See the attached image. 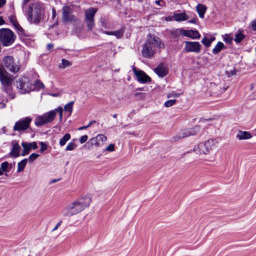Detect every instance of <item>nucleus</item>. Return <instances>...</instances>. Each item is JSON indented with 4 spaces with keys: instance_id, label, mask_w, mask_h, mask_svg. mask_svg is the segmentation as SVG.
Returning a JSON list of instances; mask_svg holds the SVG:
<instances>
[{
    "instance_id": "f257e3e1",
    "label": "nucleus",
    "mask_w": 256,
    "mask_h": 256,
    "mask_svg": "<svg viewBox=\"0 0 256 256\" xmlns=\"http://www.w3.org/2000/svg\"><path fill=\"white\" fill-rule=\"evenodd\" d=\"M91 202L88 196L80 198L69 203L62 211L64 216L70 217L83 211L88 208Z\"/></svg>"
},
{
    "instance_id": "f03ea898",
    "label": "nucleus",
    "mask_w": 256,
    "mask_h": 256,
    "mask_svg": "<svg viewBox=\"0 0 256 256\" xmlns=\"http://www.w3.org/2000/svg\"><path fill=\"white\" fill-rule=\"evenodd\" d=\"M27 19L32 24H38L43 22L45 16L44 4L36 2L30 4L26 10Z\"/></svg>"
},
{
    "instance_id": "7ed1b4c3",
    "label": "nucleus",
    "mask_w": 256,
    "mask_h": 256,
    "mask_svg": "<svg viewBox=\"0 0 256 256\" xmlns=\"http://www.w3.org/2000/svg\"><path fill=\"white\" fill-rule=\"evenodd\" d=\"M156 48H161L160 39L154 35L148 34L146 41L143 45L142 51L143 56L146 58H152L155 54Z\"/></svg>"
},
{
    "instance_id": "20e7f679",
    "label": "nucleus",
    "mask_w": 256,
    "mask_h": 256,
    "mask_svg": "<svg viewBox=\"0 0 256 256\" xmlns=\"http://www.w3.org/2000/svg\"><path fill=\"white\" fill-rule=\"evenodd\" d=\"M63 110H64L62 106H58L54 110L46 112L42 116H37L35 120L34 124L36 126H40L49 123L54 120L57 113H58L59 119L60 120H61L62 117Z\"/></svg>"
},
{
    "instance_id": "39448f33",
    "label": "nucleus",
    "mask_w": 256,
    "mask_h": 256,
    "mask_svg": "<svg viewBox=\"0 0 256 256\" xmlns=\"http://www.w3.org/2000/svg\"><path fill=\"white\" fill-rule=\"evenodd\" d=\"M2 68L4 71L16 74L19 72L20 66L18 61L16 60L12 56H5L2 61Z\"/></svg>"
},
{
    "instance_id": "423d86ee",
    "label": "nucleus",
    "mask_w": 256,
    "mask_h": 256,
    "mask_svg": "<svg viewBox=\"0 0 256 256\" xmlns=\"http://www.w3.org/2000/svg\"><path fill=\"white\" fill-rule=\"evenodd\" d=\"M16 36L12 30L8 28L0 29V41L4 46L12 45L14 42Z\"/></svg>"
},
{
    "instance_id": "0eeeda50",
    "label": "nucleus",
    "mask_w": 256,
    "mask_h": 256,
    "mask_svg": "<svg viewBox=\"0 0 256 256\" xmlns=\"http://www.w3.org/2000/svg\"><path fill=\"white\" fill-rule=\"evenodd\" d=\"M16 86L20 90V92L22 94L28 93L34 90L30 80L25 76L18 79L16 82Z\"/></svg>"
},
{
    "instance_id": "6e6552de",
    "label": "nucleus",
    "mask_w": 256,
    "mask_h": 256,
    "mask_svg": "<svg viewBox=\"0 0 256 256\" xmlns=\"http://www.w3.org/2000/svg\"><path fill=\"white\" fill-rule=\"evenodd\" d=\"M62 10L63 22H77L78 18L73 14V10L71 6H64L62 7Z\"/></svg>"
},
{
    "instance_id": "1a4fd4ad",
    "label": "nucleus",
    "mask_w": 256,
    "mask_h": 256,
    "mask_svg": "<svg viewBox=\"0 0 256 256\" xmlns=\"http://www.w3.org/2000/svg\"><path fill=\"white\" fill-rule=\"evenodd\" d=\"M106 140L107 138L106 136L102 134H100L90 138L85 146H87L88 148H90L93 146L96 147L102 146L106 142Z\"/></svg>"
},
{
    "instance_id": "9d476101",
    "label": "nucleus",
    "mask_w": 256,
    "mask_h": 256,
    "mask_svg": "<svg viewBox=\"0 0 256 256\" xmlns=\"http://www.w3.org/2000/svg\"><path fill=\"white\" fill-rule=\"evenodd\" d=\"M32 120V118L30 117L20 119L16 122L14 130L16 131L25 130L29 128Z\"/></svg>"
},
{
    "instance_id": "9b49d317",
    "label": "nucleus",
    "mask_w": 256,
    "mask_h": 256,
    "mask_svg": "<svg viewBox=\"0 0 256 256\" xmlns=\"http://www.w3.org/2000/svg\"><path fill=\"white\" fill-rule=\"evenodd\" d=\"M200 130V127L196 126L190 129L184 130L179 132L175 137V140H178L191 136H194L198 134Z\"/></svg>"
},
{
    "instance_id": "f8f14e48",
    "label": "nucleus",
    "mask_w": 256,
    "mask_h": 256,
    "mask_svg": "<svg viewBox=\"0 0 256 256\" xmlns=\"http://www.w3.org/2000/svg\"><path fill=\"white\" fill-rule=\"evenodd\" d=\"M184 50L186 52L198 53L200 52L202 46L198 42L186 41Z\"/></svg>"
},
{
    "instance_id": "ddd939ff",
    "label": "nucleus",
    "mask_w": 256,
    "mask_h": 256,
    "mask_svg": "<svg viewBox=\"0 0 256 256\" xmlns=\"http://www.w3.org/2000/svg\"><path fill=\"white\" fill-rule=\"evenodd\" d=\"M132 70L136 76L137 80L140 83L145 84L150 82L151 78L147 75L144 71L138 70L136 67L133 66Z\"/></svg>"
},
{
    "instance_id": "4468645a",
    "label": "nucleus",
    "mask_w": 256,
    "mask_h": 256,
    "mask_svg": "<svg viewBox=\"0 0 256 256\" xmlns=\"http://www.w3.org/2000/svg\"><path fill=\"white\" fill-rule=\"evenodd\" d=\"M178 31L180 34L184 36H188L192 39H198L200 37V35L196 30H185L182 28L178 29Z\"/></svg>"
},
{
    "instance_id": "2eb2a0df",
    "label": "nucleus",
    "mask_w": 256,
    "mask_h": 256,
    "mask_svg": "<svg viewBox=\"0 0 256 256\" xmlns=\"http://www.w3.org/2000/svg\"><path fill=\"white\" fill-rule=\"evenodd\" d=\"M22 146L23 148V150L22 154V156H25L28 154L31 149L35 150L38 148V146L36 142L30 143L22 142Z\"/></svg>"
},
{
    "instance_id": "dca6fc26",
    "label": "nucleus",
    "mask_w": 256,
    "mask_h": 256,
    "mask_svg": "<svg viewBox=\"0 0 256 256\" xmlns=\"http://www.w3.org/2000/svg\"><path fill=\"white\" fill-rule=\"evenodd\" d=\"M206 148V151L208 154H210L216 149L218 146V140L216 138H212L204 142Z\"/></svg>"
},
{
    "instance_id": "f3484780",
    "label": "nucleus",
    "mask_w": 256,
    "mask_h": 256,
    "mask_svg": "<svg viewBox=\"0 0 256 256\" xmlns=\"http://www.w3.org/2000/svg\"><path fill=\"white\" fill-rule=\"evenodd\" d=\"M154 72L160 77H164L168 73L167 68L162 64H160L156 68L154 69Z\"/></svg>"
},
{
    "instance_id": "a211bd4d",
    "label": "nucleus",
    "mask_w": 256,
    "mask_h": 256,
    "mask_svg": "<svg viewBox=\"0 0 256 256\" xmlns=\"http://www.w3.org/2000/svg\"><path fill=\"white\" fill-rule=\"evenodd\" d=\"M12 147L10 153V156L17 158L20 156V146L16 142H12Z\"/></svg>"
},
{
    "instance_id": "6ab92c4d",
    "label": "nucleus",
    "mask_w": 256,
    "mask_h": 256,
    "mask_svg": "<svg viewBox=\"0 0 256 256\" xmlns=\"http://www.w3.org/2000/svg\"><path fill=\"white\" fill-rule=\"evenodd\" d=\"M97 10V8H91L86 10L84 12V20H94V17Z\"/></svg>"
},
{
    "instance_id": "aec40b11",
    "label": "nucleus",
    "mask_w": 256,
    "mask_h": 256,
    "mask_svg": "<svg viewBox=\"0 0 256 256\" xmlns=\"http://www.w3.org/2000/svg\"><path fill=\"white\" fill-rule=\"evenodd\" d=\"M206 148L204 142H200L198 144L197 147L194 149V151L196 152V154H208V151H206Z\"/></svg>"
},
{
    "instance_id": "412c9836",
    "label": "nucleus",
    "mask_w": 256,
    "mask_h": 256,
    "mask_svg": "<svg viewBox=\"0 0 256 256\" xmlns=\"http://www.w3.org/2000/svg\"><path fill=\"white\" fill-rule=\"evenodd\" d=\"M252 137V134L246 131L240 130L236 135V138L240 140H248L250 138Z\"/></svg>"
},
{
    "instance_id": "4be33fe9",
    "label": "nucleus",
    "mask_w": 256,
    "mask_h": 256,
    "mask_svg": "<svg viewBox=\"0 0 256 256\" xmlns=\"http://www.w3.org/2000/svg\"><path fill=\"white\" fill-rule=\"evenodd\" d=\"M173 18L176 22H180L187 20L188 18L185 12L174 14Z\"/></svg>"
},
{
    "instance_id": "5701e85b",
    "label": "nucleus",
    "mask_w": 256,
    "mask_h": 256,
    "mask_svg": "<svg viewBox=\"0 0 256 256\" xmlns=\"http://www.w3.org/2000/svg\"><path fill=\"white\" fill-rule=\"evenodd\" d=\"M196 11L200 18H204L206 7L202 4H198L196 6Z\"/></svg>"
},
{
    "instance_id": "b1692460",
    "label": "nucleus",
    "mask_w": 256,
    "mask_h": 256,
    "mask_svg": "<svg viewBox=\"0 0 256 256\" xmlns=\"http://www.w3.org/2000/svg\"><path fill=\"white\" fill-rule=\"evenodd\" d=\"M226 47L224 46L222 42H218L212 49V52L214 54H216L219 53L222 50L226 49Z\"/></svg>"
},
{
    "instance_id": "393cba45",
    "label": "nucleus",
    "mask_w": 256,
    "mask_h": 256,
    "mask_svg": "<svg viewBox=\"0 0 256 256\" xmlns=\"http://www.w3.org/2000/svg\"><path fill=\"white\" fill-rule=\"evenodd\" d=\"M28 159L24 158L18 163L17 169V172H20L24 170L26 166V165Z\"/></svg>"
},
{
    "instance_id": "a878e982",
    "label": "nucleus",
    "mask_w": 256,
    "mask_h": 256,
    "mask_svg": "<svg viewBox=\"0 0 256 256\" xmlns=\"http://www.w3.org/2000/svg\"><path fill=\"white\" fill-rule=\"evenodd\" d=\"M70 138L71 136L70 134L67 133L65 134L64 136L60 140V145L61 146H64L66 142L70 140Z\"/></svg>"
},
{
    "instance_id": "bb28decb",
    "label": "nucleus",
    "mask_w": 256,
    "mask_h": 256,
    "mask_svg": "<svg viewBox=\"0 0 256 256\" xmlns=\"http://www.w3.org/2000/svg\"><path fill=\"white\" fill-rule=\"evenodd\" d=\"M72 62L66 59H62V63L58 65V68L60 69H64L66 67L70 66Z\"/></svg>"
},
{
    "instance_id": "cd10ccee",
    "label": "nucleus",
    "mask_w": 256,
    "mask_h": 256,
    "mask_svg": "<svg viewBox=\"0 0 256 256\" xmlns=\"http://www.w3.org/2000/svg\"><path fill=\"white\" fill-rule=\"evenodd\" d=\"M88 31H92L95 26L94 20H84Z\"/></svg>"
},
{
    "instance_id": "c85d7f7f",
    "label": "nucleus",
    "mask_w": 256,
    "mask_h": 256,
    "mask_svg": "<svg viewBox=\"0 0 256 256\" xmlns=\"http://www.w3.org/2000/svg\"><path fill=\"white\" fill-rule=\"evenodd\" d=\"M74 102H71L66 104L64 106V110L65 112H68L69 115H70L73 110V104Z\"/></svg>"
},
{
    "instance_id": "c756f323",
    "label": "nucleus",
    "mask_w": 256,
    "mask_h": 256,
    "mask_svg": "<svg viewBox=\"0 0 256 256\" xmlns=\"http://www.w3.org/2000/svg\"><path fill=\"white\" fill-rule=\"evenodd\" d=\"M244 38V36L242 34V32H240L236 34H235V38L234 39V40L236 43H239L240 42H242Z\"/></svg>"
},
{
    "instance_id": "7c9ffc66",
    "label": "nucleus",
    "mask_w": 256,
    "mask_h": 256,
    "mask_svg": "<svg viewBox=\"0 0 256 256\" xmlns=\"http://www.w3.org/2000/svg\"><path fill=\"white\" fill-rule=\"evenodd\" d=\"M32 85L33 90H34L35 88L39 90L40 88H44V84L42 83V82L40 80H37L34 84Z\"/></svg>"
},
{
    "instance_id": "2f4dec72",
    "label": "nucleus",
    "mask_w": 256,
    "mask_h": 256,
    "mask_svg": "<svg viewBox=\"0 0 256 256\" xmlns=\"http://www.w3.org/2000/svg\"><path fill=\"white\" fill-rule=\"evenodd\" d=\"M124 31L123 30L120 29L116 31H114L112 36H115L116 38H120L123 36Z\"/></svg>"
},
{
    "instance_id": "473e14b6",
    "label": "nucleus",
    "mask_w": 256,
    "mask_h": 256,
    "mask_svg": "<svg viewBox=\"0 0 256 256\" xmlns=\"http://www.w3.org/2000/svg\"><path fill=\"white\" fill-rule=\"evenodd\" d=\"M223 40L224 42L230 44L232 42L233 38L230 34H226L223 36Z\"/></svg>"
},
{
    "instance_id": "72a5a7b5",
    "label": "nucleus",
    "mask_w": 256,
    "mask_h": 256,
    "mask_svg": "<svg viewBox=\"0 0 256 256\" xmlns=\"http://www.w3.org/2000/svg\"><path fill=\"white\" fill-rule=\"evenodd\" d=\"M76 147V144L72 142H70L68 144L67 146H66V150H72Z\"/></svg>"
},
{
    "instance_id": "f704fd0d",
    "label": "nucleus",
    "mask_w": 256,
    "mask_h": 256,
    "mask_svg": "<svg viewBox=\"0 0 256 256\" xmlns=\"http://www.w3.org/2000/svg\"><path fill=\"white\" fill-rule=\"evenodd\" d=\"M201 42L206 48H208L211 46V43L210 42L209 40L206 36L203 38Z\"/></svg>"
},
{
    "instance_id": "c9c22d12",
    "label": "nucleus",
    "mask_w": 256,
    "mask_h": 256,
    "mask_svg": "<svg viewBox=\"0 0 256 256\" xmlns=\"http://www.w3.org/2000/svg\"><path fill=\"white\" fill-rule=\"evenodd\" d=\"M8 162H4L1 164L0 168L4 172H8Z\"/></svg>"
},
{
    "instance_id": "e433bc0d",
    "label": "nucleus",
    "mask_w": 256,
    "mask_h": 256,
    "mask_svg": "<svg viewBox=\"0 0 256 256\" xmlns=\"http://www.w3.org/2000/svg\"><path fill=\"white\" fill-rule=\"evenodd\" d=\"M176 102V100H167L164 103V106L166 107H170L173 105H174Z\"/></svg>"
},
{
    "instance_id": "4c0bfd02",
    "label": "nucleus",
    "mask_w": 256,
    "mask_h": 256,
    "mask_svg": "<svg viewBox=\"0 0 256 256\" xmlns=\"http://www.w3.org/2000/svg\"><path fill=\"white\" fill-rule=\"evenodd\" d=\"M39 156L40 155L38 154L32 153L29 156L28 160L29 162H32L39 157Z\"/></svg>"
},
{
    "instance_id": "58836bf2",
    "label": "nucleus",
    "mask_w": 256,
    "mask_h": 256,
    "mask_svg": "<svg viewBox=\"0 0 256 256\" xmlns=\"http://www.w3.org/2000/svg\"><path fill=\"white\" fill-rule=\"evenodd\" d=\"M115 144H109L105 149V151L112 152L114 150H115Z\"/></svg>"
},
{
    "instance_id": "ea45409f",
    "label": "nucleus",
    "mask_w": 256,
    "mask_h": 256,
    "mask_svg": "<svg viewBox=\"0 0 256 256\" xmlns=\"http://www.w3.org/2000/svg\"><path fill=\"white\" fill-rule=\"evenodd\" d=\"M9 20L14 26L18 23L14 16H11L9 17Z\"/></svg>"
},
{
    "instance_id": "a19ab883",
    "label": "nucleus",
    "mask_w": 256,
    "mask_h": 256,
    "mask_svg": "<svg viewBox=\"0 0 256 256\" xmlns=\"http://www.w3.org/2000/svg\"><path fill=\"white\" fill-rule=\"evenodd\" d=\"M40 151L41 152H42L44 150H46L47 149L48 146L47 144L44 142H40Z\"/></svg>"
},
{
    "instance_id": "79ce46f5",
    "label": "nucleus",
    "mask_w": 256,
    "mask_h": 256,
    "mask_svg": "<svg viewBox=\"0 0 256 256\" xmlns=\"http://www.w3.org/2000/svg\"><path fill=\"white\" fill-rule=\"evenodd\" d=\"M14 27L18 30V34H22L24 30L18 23Z\"/></svg>"
},
{
    "instance_id": "37998d69",
    "label": "nucleus",
    "mask_w": 256,
    "mask_h": 256,
    "mask_svg": "<svg viewBox=\"0 0 256 256\" xmlns=\"http://www.w3.org/2000/svg\"><path fill=\"white\" fill-rule=\"evenodd\" d=\"M88 139V136L87 135H84L83 136H82L80 138V144H84V142H85Z\"/></svg>"
},
{
    "instance_id": "c03bdc74",
    "label": "nucleus",
    "mask_w": 256,
    "mask_h": 256,
    "mask_svg": "<svg viewBox=\"0 0 256 256\" xmlns=\"http://www.w3.org/2000/svg\"><path fill=\"white\" fill-rule=\"evenodd\" d=\"M251 28L252 30H256V19L252 22Z\"/></svg>"
},
{
    "instance_id": "a18cd8bd",
    "label": "nucleus",
    "mask_w": 256,
    "mask_h": 256,
    "mask_svg": "<svg viewBox=\"0 0 256 256\" xmlns=\"http://www.w3.org/2000/svg\"><path fill=\"white\" fill-rule=\"evenodd\" d=\"M178 96H179V94H176V93H170V94H168L167 97L168 98H171V97L176 98V97H178Z\"/></svg>"
},
{
    "instance_id": "49530a36",
    "label": "nucleus",
    "mask_w": 256,
    "mask_h": 256,
    "mask_svg": "<svg viewBox=\"0 0 256 256\" xmlns=\"http://www.w3.org/2000/svg\"><path fill=\"white\" fill-rule=\"evenodd\" d=\"M62 221L60 220V221L54 227V228L52 229V231L54 232V231H55L60 226V224H62Z\"/></svg>"
},
{
    "instance_id": "de8ad7c7",
    "label": "nucleus",
    "mask_w": 256,
    "mask_h": 256,
    "mask_svg": "<svg viewBox=\"0 0 256 256\" xmlns=\"http://www.w3.org/2000/svg\"><path fill=\"white\" fill-rule=\"evenodd\" d=\"M56 10L54 8H52V18H54L56 16Z\"/></svg>"
},
{
    "instance_id": "09e8293b",
    "label": "nucleus",
    "mask_w": 256,
    "mask_h": 256,
    "mask_svg": "<svg viewBox=\"0 0 256 256\" xmlns=\"http://www.w3.org/2000/svg\"><path fill=\"white\" fill-rule=\"evenodd\" d=\"M30 0H22V8L24 10L25 6L30 2Z\"/></svg>"
},
{
    "instance_id": "8fccbe9b",
    "label": "nucleus",
    "mask_w": 256,
    "mask_h": 256,
    "mask_svg": "<svg viewBox=\"0 0 256 256\" xmlns=\"http://www.w3.org/2000/svg\"><path fill=\"white\" fill-rule=\"evenodd\" d=\"M6 0H0V8L4 6L6 4Z\"/></svg>"
},
{
    "instance_id": "3c124183",
    "label": "nucleus",
    "mask_w": 256,
    "mask_h": 256,
    "mask_svg": "<svg viewBox=\"0 0 256 256\" xmlns=\"http://www.w3.org/2000/svg\"><path fill=\"white\" fill-rule=\"evenodd\" d=\"M54 47V45L52 44H48L47 45V48L49 50H51Z\"/></svg>"
},
{
    "instance_id": "603ef678",
    "label": "nucleus",
    "mask_w": 256,
    "mask_h": 256,
    "mask_svg": "<svg viewBox=\"0 0 256 256\" xmlns=\"http://www.w3.org/2000/svg\"><path fill=\"white\" fill-rule=\"evenodd\" d=\"M156 4L158 6H162V4H161V2L164 3V2L162 0H156L155 2Z\"/></svg>"
},
{
    "instance_id": "864d4df0",
    "label": "nucleus",
    "mask_w": 256,
    "mask_h": 256,
    "mask_svg": "<svg viewBox=\"0 0 256 256\" xmlns=\"http://www.w3.org/2000/svg\"><path fill=\"white\" fill-rule=\"evenodd\" d=\"M208 40H209L210 42L212 44V42H213L214 40H215L216 38L214 36H212Z\"/></svg>"
},
{
    "instance_id": "5fc2aeb1",
    "label": "nucleus",
    "mask_w": 256,
    "mask_h": 256,
    "mask_svg": "<svg viewBox=\"0 0 256 256\" xmlns=\"http://www.w3.org/2000/svg\"><path fill=\"white\" fill-rule=\"evenodd\" d=\"M104 34H106L108 35H112V36L113 32L106 31V32H104Z\"/></svg>"
},
{
    "instance_id": "6e6d98bb",
    "label": "nucleus",
    "mask_w": 256,
    "mask_h": 256,
    "mask_svg": "<svg viewBox=\"0 0 256 256\" xmlns=\"http://www.w3.org/2000/svg\"><path fill=\"white\" fill-rule=\"evenodd\" d=\"M4 24V20L3 18L1 16L0 17V25L3 24Z\"/></svg>"
},
{
    "instance_id": "4d7b16f0",
    "label": "nucleus",
    "mask_w": 256,
    "mask_h": 256,
    "mask_svg": "<svg viewBox=\"0 0 256 256\" xmlns=\"http://www.w3.org/2000/svg\"><path fill=\"white\" fill-rule=\"evenodd\" d=\"M196 18H193L192 20H190L188 21L190 23H193V24H196Z\"/></svg>"
},
{
    "instance_id": "13d9d810",
    "label": "nucleus",
    "mask_w": 256,
    "mask_h": 256,
    "mask_svg": "<svg viewBox=\"0 0 256 256\" xmlns=\"http://www.w3.org/2000/svg\"><path fill=\"white\" fill-rule=\"evenodd\" d=\"M86 128H87V126H82L78 128V130H84V129H86Z\"/></svg>"
},
{
    "instance_id": "bf43d9fd",
    "label": "nucleus",
    "mask_w": 256,
    "mask_h": 256,
    "mask_svg": "<svg viewBox=\"0 0 256 256\" xmlns=\"http://www.w3.org/2000/svg\"><path fill=\"white\" fill-rule=\"evenodd\" d=\"M60 180V179H54L52 180V182L54 183L56 182H58Z\"/></svg>"
},
{
    "instance_id": "052dcab7",
    "label": "nucleus",
    "mask_w": 256,
    "mask_h": 256,
    "mask_svg": "<svg viewBox=\"0 0 256 256\" xmlns=\"http://www.w3.org/2000/svg\"><path fill=\"white\" fill-rule=\"evenodd\" d=\"M96 122V121L95 120H92V121H91L89 122V126H91L92 124H93L95 123Z\"/></svg>"
},
{
    "instance_id": "680f3d73",
    "label": "nucleus",
    "mask_w": 256,
    "mask_h": 256,
    "mask_svg": "<svg viewBox=\"0 0 256 256\" xmlns=\"http://www.w3.org/2000/svg\"><path fill=\"white\" fill-rule=\"evenodd\" d=\"M3 172H4L2 170V169L0 168V176L3 174Z\"/></svg>"
},
{
    "instance_id": "e2e57ef3",
    "label": "nucleus",
    "mask_w": 256,
    "mask_h": 256,
    "mask_svg": "<svg viewBox=\"0 0 256 256\" xmlns=\"http://www.w3.org/2000/svg\"><path fill=\"white\" fill-rule=\"evenodd\" d=\"M236 74V72L233 70L232 72V75H234Z\"/></svg>"
},
{
    "instance_id": "0e129e2a",
    "label": "nucleus",
    "mask_w": 256,
    "mask_h": 256,
    "mask_svg": "<svg viewBox=\"0 0 256 256\" xmlns=\"http://www.w3.org/2000/svg\"><path fill=\"white\" fill-rule=\"evenodd\" d=\"M140 94H141V93L140 92H136V94H135V96H138Z\"/></svg>"
},
{
    "instance_id": "69168bd1",
    "label": "nucleus",
    "mask_w": 256,
    "mask_h": 256,
    "mask_svg": "<svg viewBox=\"0 0 256 256\" xmlns=\"http://www.w3.org/2000/svg\"><path fill=\"white\" fill-rule=\"evenodd\" d=\"M112 116H113L114 118H116V116H117V114H114V115H113Z\"/></svg>"
},
{
    "instance_id": "338daca9",
    "label": "nucleus",
    "mask_w": 256,
    "mask_h": 256,
    "mask_svg": "<svg viewBox=\"0 0 256 256\" xmlns=\"http://www.w3.org/2000/svg\"><path fill=\"white\" fill-rule=\"evenodd\" d=\"M90 126H89V124H87V126H87V128H88V127H90Z\"/></svg>"
},
{
    "instance_id": "774afa93",
    "label": "nucleus",
    "mask_w": 256,
    "mask_h": 256,
    "mask_svg": "<svg viewBox=\"0 0 256 256\" xmlns=\"http://www.w3.org/2000/svg\"><path fill=\"white\" fill-rule=\"evenodd\" d=\"M166 20H169V18H166Z\"/></svg>"
}]
</instances>
